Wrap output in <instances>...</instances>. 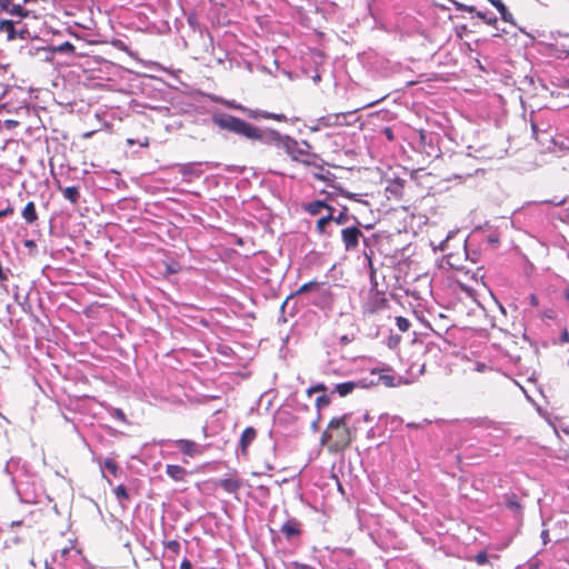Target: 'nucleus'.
I'll list each match as a JSON object with an SVG mask.
<instances>
[{
	"mask_svg": "<svg viewBox=\"0 0 569 569\" xmlns=\"http://www.w3.org/2000/svg\"><path fill=\"white\" fill-rule=\"evenodd\" d=\"M212 122L220 129L228 130L238 136L244 137L251 141H261L266 144H273L283 149L293 160L306 166L315 164L318 158L312 153L311 146L307 141H297L289 136H282L273 129H260L251 123L227 113H214Z\"/></svg>",
	"mask_w": 569,
	"mask_h": 569,
	"instance_id": "f257e3e1",
	"label": "nucleus"
},
{
	"mask_svg": "<svg viewBox=\"0 0 569 569\" xmlns=\"http://www.w3.org/2000/svg\"><path fill=\"white\" fill-rule=\"evenodd\" d=\"M46 569H87V562L81 551L71 542L57 550L49 562L46 561Z\"/></svg>",
	"mask_w": 569,
	"mask_h": 569,
	"instance_id": "f03ea898",
	"label": "nucleus"
},
{
	"mask_svg": "<svg viewBox=\"0 0 569 569\" xmlns=\"http://www.w3.org/2000/svg\"><path fill=\"white\" fill-rule=\"evenodd\" d=\"M401 382L400 377H396L392 370L388 367H377L371 369L369 375L362 377V386L370 388L378 385L386 387H396Z\"/></svg>",
	"mask_w": 569,
	"mask_h": 569,
	"instance_id": "7ed1b4c3",
	"label": "nucleus"
},
{
	"mask_svg": "<svg viewBox=\"0 0 569 569\" xmlns=\"http://www.w3.org/2000/svg\"><path fill=\"white\" fill-rule=\"evenodd\" d=\"M29 1L30 0H0V13H7L17 18L18 22H20L30 14V11L24 8V4Z\"/></svg>",
	"mask_w": 569,
	"mask_h": 569,
	"instance_id": "20e7f679",
	"label": "nucleus"
},
{
	"mask_svg": "<svg viewBox=\"0 0 569 569\" xmlns=\"http://www.w3.org/2000/svg\"><path fill=\"white\" fill-rule=\"evenodd\" d=\"M18 20H1L0 21V34L6 37L7 41H13L16 39H27L29 32L26 28H17Z\"/></svg>",
	"mask_w": 569,
	"mask_h": 569,
	"instance_id": "39448f33",
	"label": "nucleus"
},
{
	"mask_svg": "<svg viewBox=\"0 0 569 569\" xmlns=\"http://www.w3.org/2000/svg\"><path fill=\"white\" fill-rule=\"evenodd\" d=\"M362 237L363 233L358 226L347 227L341 230V239L346 251L356 250Z\"/></svg>",
	"mask_w": 569,
	"mask_h": 569,
	"instance_id": "423d86ee",
	"label": "nucleus"
},
{
	"mask_svg": "<svg viewBox=\"0 0 569 569\" xmlns=\"http://www.w3.org/2000/svg\"><path fill=\"white\" fill-rule=\"evenodd\" d=\"M347 419H348V415H343L342 417H339V418H333L329 422L327 430L323 432L322 439L329 440V439H332L336 436V433H337V436H340V433H346L347 432V427H346Z\"/></svg>",
	"mask_w": 569,
	"mask_h": 569,
	"instance_id": "0eeeda50",
	"label": "nucleus"
},
{
	"mask_svg": "<svg viewBox=\"0 0 569 569\" xmlns=\"http://www.w3.org/2000/svg\"><path fill=\"white\" fill-rule=\"evenodd\" d=\"M174 446L184 455L194 458L202 453V446L188 439L176 440Z\"/></svg>",
	"mask_w": 569,
	"mask_h": 569,
	"instance_id": "6e6552de",
	"label": "nucleus"
},
{
	"mask_svg": "<svg viewBox=\"0 0 569 569\" xmlns=\"http://www.w3.org/2000/svg\"><path fill=\"white\" fill-rule=\"evenodd\" d=\"M280 532L290 540L297 538L302 532V523L296 518H288L281 526Z\"/></svg>",
	"mask_w": 569,
	"mask_h": 569,
	"instance_id": "1a4fd4ad",
	"label": "nucleus"
},
{
	"mask_svg": "<svg viewBox=\"0 0 569 569\" xmlns=\"http://www.w3.org/2000/svg\"><path fill=\"white\" fill-rule=\"evenodd\" d=\"M358 388H360V389L366 388V386H362V378L355 380V381H346V382L337 383L332 389V393H338L340 397H346V396L352 393Z\"/></svg>",
	"mask_w": 569,
	"mask_h": 569,
	"instance_id": "9d476101",
	"label": "nucleus"
},
{
	"mask_svg": "<svg viewBox=\"0 0 569 569\" xmlns=\"http://www.w3.org/2000/svg\"><path fill=\"white\" fill-rule=\"evenodd\" d=\"M328 198L325 200H313L303 204V210L311 216L320 214L323 210L326 211H336V209L327 202Z\"/></svg>",
	"mask_w": 569,
	"mask_h": 569,
	"instance_id": "9b49d317",
	"label": "nucleus"
},
{
	"mask_svg": "<svg viewBox=\"0 0 569 569\" xmlns=\"http://www.w3.org/2000/svg\"><path fill=\"white\" fill-rule=\"evenodd\" d=\"M342 117V114L336 113L327 114L319 118L318 123L321 124L322 128L350 126L351 121H340Z\"/></svg>",
	"mask_w": 569,
	"mask_h": 569,
	"instance_id": "f8f14e48",
	"label": "nucleus"
},
{
	"mask_svg": "<svg viewBox=\"0 0 569 569\" xmlns=\"http://www.w3.org/2000/svg\"><path fill=\"white\" fill-rule=\"evenodd\" d=\"M257 437V431L253 427H247L241 435L240 438V447L243 453L247 452L248 447L252 443V441Z\"/></svg>",
	"mask_w": 569,
	"mask_h": 569,
	"instance_id": "ddd939ff",
	"label": "nucleus"
},
{
	"mask_svg": "<svg viewBox=\"0 0 569 569\" xmlns=\"http://www.w3.org/2000/svg\"><path fill=\"white\" fill-rule=\"evenodd\" d=\"M219 487H221L228 493H234L239 490L241 482L237 477H230L220 479L218 481Z\"/></svg>",
	"mask_w": 569,
	"mask_h": 569,
	"instance_id": "4468645a",
	"label": "nucleus"
},
{
	"mask_svg": "<svg viewBox=\"0 0 569 569\" xmlns=\"http://www.w3.org/2000/svg\"><path fill=\"white\" fill-rule=\"evenodd\" d=\"M166 473L174 481H181L184 479L187 471L181 466L168 465L166 467Z\"/></svg>",
	"mask_w": 569,
	"mask_h": 569,
	"instance_id": "2eb2a0df",
	"label": "nucleus"
},
{
	"mask_svg": "<svg viewBox=\"0 0 569 569\" xmlns=\"http://www.w3.org/2000/svg\"><path fill=\"white\" fill-rule=\"evenodd\" d=\"M200 163H182L178 164V170L183 176L200 177L202 171L198 168Z\"/></svg>",
	"mask_w": 569,
	"mask_h": 569,
	"instance_id": "dca6fc26",
	"label": "nucleus"
},
{
	"mask_svg": "<svg viewBox=\"0 0 569 569\" xmlns=\"http://www.w3.org/2000/svg\"><path fill=\"white\" fill-rule=\"evenodd\" d=\"M350 219L355 220L357 224H359L357 218L348 213V208L342 207L338 214L333 213L332 222L337 223L338 226H343L347 224L350 221Z\"/></svg>",
	"mask_w": 569,
	"mask_h": 569,
	"instance_id": "f3484780",
	"label": "nucleus"
},
{
	"mask_svg": "<svg viewBox=\"0 0 569 569\" xmlns=\"http://www.w3.org/2000/svg\"><path fill=\"white\" fill-rule=\"evenodd\" d=\"M248 116L251 118L262 117L264 119H273L277 121H286L287 120L286 116L282 113H272V112L258 111V110L257 111L249 110Z\"/></svg>",
	"mask_w": 569,
	"mask_h": 569,
	"instance_id": "a211bd4d",
	"label": "nucleus"
},
{
	"mask_svg": "<svg viewBox=\"0 0 569 569\" xmlns=\"http://www.w3.org/2000/svg\"><path fill=\"white\" fill-rule=\"evenodd\" d=\"M22 217L23 219L29 223L32 224L38 220V214L36 211V206L32 201L28 202L26 207L22 210Z\"/></svg>",
	"mask_w": 569,
	"mask_h": 569,
	"instance_id": "6ab92c4d",
	"label": "nucleus"
},
{
	"mask_svg": "<svg viewBox=\"0 0 569 569\" xmlns=\"http://www.w3.org/2000/svg\"><path fill=\"white\" fill-rule=\"evenodd\" d=\"M63 197L71 203L77 204L80 198L79 188L76 186L67 187L61 189Z\"/></svg>",
	"mask_w": 569,
	"mask_h": 569,
	"instance_id": "aec40b11",
	"label": "nucleus"
},
{
	"mask_svg": "<svg viewBox=\"0 0 569 569\" xmlns=\"http://www.w3.org/2000/svg\"><path fill=\"white\" fill-rule=\"evenodd\" d=\"M333 212L335 211H327L326 216H322L318 219L317 224H316V230L320 234H325L327 232V226L329 222H332Z\"/></svg>",
	"mask_w": 569,
	"mask_h": 569,
	"instance_id": "412c9836",
	"label": "nucleus"
},
{
	"mask_svg": "<svg viewBox=\"0 0 569 569\" xmlns=\"http://www.w3.org/2000/svg\"><path fill=\"white\" fill-rule=\"evenodd\" d=\"M490 2L497 8L503 21L512 22V14L501 0H490Z\"/></svg>",
	"mask_w": 569,
	"mask_h": 569,
	"instance_id": "4be33fe9",
	"label": "nucleus"
},
{
	"mask_svg": "<svg viewBox=\"0 0 569 569\" xmlns=\"http://www.w3.org/2000/svg\"><path fill=\"white\" fill-rule=\"evenodd\" d=\"M325 375H336L341 376L342 370L339 367H336L332 361H329L322 369Z\"/></svg>",
	"mask_w": 569,
	"mask_h": 569,
	"instance_id": "5701e85b",
	"label": "nucleus"
},
{
	"mask_svg": "<svg viewBox=\"0 0 569 569\" xmlns=\"http://www.w3.org/2000/svg\"><path fill=\"white\" fill-rule=\"evenodd\" d=\"M103 469H106L108 472H110L114 477H117V475L119 472V467H118L117 462L111 459L104 460Z\"/></svg>",
	"mask_w": 569,
	"mask_h": 569,
	"instance_id": "b1692460",
	"label": "nucleus"
},
{
	"mask_svg": "<svg viewBox=\"0 0 569 569\" xmlns=\"http://www.w3.org/2000/svg\"><path fill=\"white\" fill-rule=\"evenodd\" d=\"M164 548L171 551L173 555H178L180 552L181 545L177 540H169L163 542Z\"/></svg>",
	"mask_w": 569,
	"mask_h": 569,
	"instance_id": "393cba45",
	"label": "nucleus"
},
{
	"mask_svg": "<svg viewBox=\"0 0 569 569\" xmlns=\"http://www.w3.org/2000/svg\"><path fill=\"white\" fill-rule=\"evenodd\" d=\"M220 102L223 103L226 107H228L230 109L240 110V111H243V112H247V113L249 112V110H247L243 106L237 103L233 100L221 99Z\"/></svg>",
	"mask_w": 569,
	"mask_h": 569,
	"instance_id": "a878e982",
	"label": "nucleus"
},
{
	"mask_svg": "<svg viewBox=\"0 0 569 569\" xmlns=\"http://www.w3.org/2000/svg\"><path fill=\"white\" fill-rule=\"evenodd\" d=\"M396 325L398 329L402 332H406L410 328V321L403 317H397Z\"/></svg>",
	"mask_w": 569,
	"mask_h": 569,
	"instance_id": "bb28decb",
	"label": "nucleus"
},
{
	"mask_svg": "<svg viewBox=\"0 0 569 569\" xmlns=\"http://www.w3.org/2000/svg\"><path fill=\"white\" fill-rule=\"evenodd\" d=\"M507 506L510 510L512 511H519L521 509V506L520 503L517 501L516 497L515 496H511V497H508L507 498Z\"/></svg>",
	"mask_w": 569,
	"mask_h": 569,
	"instance_id": "cd10ccee",
	"label": "nucleus"
},
{
	"mask_svg": "<svg viewBox=\"0 0 569 569\" xmlns=\"http://www.w3.org/2000/svg\"><path fill=\"white\" fill-rule=\"evenodd\" d=\"M114 495L119 500L129 498L128 491L123 485H120L114 489Z\"/></svg>",
	"mask_w": 569,
	"mask_h": 569,
	"instance_id": "c85d7f7f",
	"label": "nucleus"
},
{
	"mask_svg": "<svg viewBox=\"0 0 569 569\" xmlns=\"http://www.w3.org/2000/svg\"><path fill=\"white\" fill-rule=\"evenodd\" d=\"M329 403H330V398L326 395L319 396L316 399V407L318 409L325 408V407L329 406Z\"/></svg>",
	"mask_w": 569,
	"mask_h": 569,
	"instance_id": "c756f323",
	"label": "nucleus"
},
{
	"mask_svg": "<svg viewBox=\"0 0 569 569\" xmlns=\"http://www.w3.org/2000/svg\"><path fill=\"white\" fill-rule=\"evenodd\" d=\"M473 426L489 428L493 422L487 418H477L472 420Z\"/></svg>",
	"mask_w": 569,
	"mask_h": 569,
	"instance_id": "7c9ffc66",
	"label": "nucleus"
},
{
	"mask_svg": "<svg viewBox=\"0 0 569 569\" xmlns=\"http://www.w3.org/2000/svg\"><path fill=\"white\" fill-rule=\"evenodd\" d=\"M475 561L477 562V565L479 566H485L488 563V555L487 552L485 551H481V552H478L476 556H475Z\"/></svg>",
	"mask_w": 569,
	"mask_h": 569,
	"instance_id": "2f4dec72",
	"label": "nucleus"
},
{
	"mask_svg": "<svg viewBox=\"0 0 569 569\" xmlns=\"http://www.w3.org/2000/svg\"><path fill=\"white\" fill-rule=\"evenodd\" d=\"M326 390H327L326 385H323V383H318V385H316V386L310 387V388L308 389V391H307V392H308V395L310 396V395H311V393H313V392H323V391H326Z\"/></svg>",
	"mask_w": 569,
	"mask_h": 569,
	"instance_id": "473e14b6",
	"label": "nucleus"
},
{
	"mask_svg": "<svg viewBox=\"0 0 569 569\" xmlns=\"http://www.w3.org/2000/svg\"><path fill=\"white\" fill-rule=\"evenodd\" d=\"M318 284L317 282L315 281H310V282H307L305 284H302L299 290H298V293H302V292H307V291H310L311 289L316 288Z\"/></svg>",
	"mask_w": 569,
	"mask_h": 569,
	"instance_id": "72a5a7b5",
	"label": "nucleus"
},
{
	"mask_svg": "<svg viewBox=\"0 0 569 569\" xmlns=\"http://www.w3.org/2000/svg\"><path fill=\"white\" fill-rule=\"evenodd\" d=\"M288 569H316V568H313L309 565H306V563L293 561L289 565Z\"/></svg>",
	"mask_w": 569,
	"mask_h": 569,
	"instance_id": "f704fd0d",
	"label": "nucleus"
},
{
	"mask_svg": "<svg viewBox=\"0 0 569 569\" xmlns=\"http://www.w3.org/2000/svg\"><path fill=\"white\" fill-rule=\"evenodd\" d=\"M112 417L122 421V422H126L127 419H126V415L124 412L121 410V409H114L113 412H112Z\"/></svg>",
	"mask_w": 569,
	"mask_h": 569,
	"instance_id": "c9c22d12",
	"label": "nucleus"
},
{
	"mask_svg": "<svg viewBox=\"0 0 569 569\" xmlns=\"http://www.w3.org/2000/svg\"><path fill=\"white\" fill-rule=\"evenodd\" d=\"M12 213H13V207L9 204L6 209L0 210V219L4 218L7 216H10Z\"/></svg>",
	"mask_w": 569,
	"mask_h": 569,
	"instance_id": "e433bc0d",
	"label": "nucleus"
},
{
	"mask_svg": "<svg viewBox=\"0 0 569 569\" xmlns=\"http://www.w3.org/2000/svg\"><path fill=\"white\" fill-rule=\"evenodd\" d=\"M357 111H358V109H356L353 111H348V112H339L338 114H342L343 116L340 119V121H350L349 118L352 117Z\"/></svg>",
	"mask_w": 569,
	"mask_h": 569,
	"instance_id": "4c0bfd02",
	"label": "nucleus"
},
{
	"mask_svg": "<svg viewBox=\"0 0 569 569\" xmlns=\"http://www.w3.org/2000/svg\"><path fill=\"white\" fill-rule=\"evenodd\" d=\"M541 203H550V204H553V206L558 207V206H561V204L565 203V199H561V200H557V199L543 200V201H541Z\"/></svg>",
	"mask_w": 569,
	"mask_h": 569,
	"instance_id": "58836bf2",
	"label": "nucleus"
},
{
	"mask_svg": "<svg viewBox=\"0 0 569 569\" xmlns=\"http://www.w3.org/2000/svg\"><path fill=\"white\" fill-rule=\"evenodd\" d=\"M528 569H538L539 567V560L538 559H531L527 563Z\"/></svg>",
	"mask_w": 569,
	"mask_h": 569,
	"instance_id": "ea45409f",
	"label": "nucleus"
},
{
	"mask_svg": "<svg viewBox=\"0 0 569 569\" xmlns=\"http://www.w3.org/2000/svg\"><path fill=\"white\" fill-rule=\"evenodd\" d=\"M560 342L561 343H568L569 342V332L568 330H563L561 336H560Z\"/></svg>",
	"mask_w": 569,
	"mask_h": 569,
	"instance_id": "a19ab883",
	"label": "nucleus"
},
{
	"mask_svg": "<svg viewBox=\"0 0 569 569\" xmlns=\"http://www.w3.org/2000/svg\"><path fill=\"white\" fill-rule=\"evenodd\" d=\"M529 302L532 307H537L539 305L538 297L533 293L529 296Z\"/></svg>",
	"mask_w": 569,
	"mask_h": 569,
	"instance_id": "79ce46f5",
	"label": "nucleus"
},
{
	"mask_svg": "<svg viewBox=\"0 0 569 569\" xmlns=\"http://www.w3.org/2000/svg\"><path fill=\"white\" fill-rule=\"evenodd\" d=\"M180 569H192V563L188 559H184L180 563Z\"/></svg>",
	"mask_w": 569,
	"mask_h": 569,
	"instance_id": "37998d69",
	"label": "nucleus"
},
{
	"mask_svg": "<svg viewBox=\"0 0 569 569\" xmlns=\"http://www.w3.org/2000/svg\"><path fill=\"white\" fill-rule=\"evenodd\" d=\"M541 539H542V541H543V543H545V545H547V543H548V541H549V532H548V530H542V532H541Z\"/></svg>",
	"mask_w": 569,
	"mask_h": 569,
	"instance_id": "c03bdc74",
	"label": "nucleus"
},
{
	"mask_svg": "<svg viewBox=\"0 0 569 569\" xmlns=\"http://www.w3.org/2000/svg\"><path fill=\"white\" fill-rule=\"evenodd\" d=\"M321 124L318 123V120L316 121V124L310 126L311 131H319L321 129Z\"/></svg>",
	"mask_w": 569,
	"mask_h": 569,
	"instance_id": "a18cd8bd",
	"label": "nucleus"
},
{
	"mask_svg": "<svg viewBox=\"0 0 569 569\" xmlns=\"http://www.w3.org/2000/svg\"><path fill=\"white\" fill-rule=\"evenodd\" d=\"M508 545H509V541H507V542H505V543H502V545H498V546H496V547H495V549H497V550H503L505 548H507V547H508Z\"/></svg>",
	"mask_w": 569,
	"mask_h": 569,
	"instance_id": "49530a36",
	"label": "nucleus"
},
{
	"mask_svg": "<svg viewBox=\"0 0 569 569\" xmlns=\"http://www.w3.org/2000/svg\"><path fill=\"white\" fill-rule=\"evenodd\" d=\"M531 129H532L533 136H537L538 127H537V124L535 122H531Z\"/></svg>",
	"mask_w": 569,
	"mask_h": 569,
	"instance_id": "de8ad7c7",
	"label": "nucleus"
},
{
	"mask_svg": "<svg viewBox=\"0 0 569 569\" xmlns=\"http://www.w3.org/2000/svg\"><path fill=\"white\" fill-rule=\"evenodd\" d=\"M24 246H26V247L31 248V247H34L36 244H34V241H33V240H27V241L24 242Z\"/></svg>",
	"mask_w": 569,
	"mask_h": 569,
	"instance_id": "09e8293b",
	"label": "nucleus"
},
{
	"mask_svg": "<svg viewBox=\"0 0 569 569\" xmlns=\"http://www.w3.org/2000/svg\"><path fill=\"white\" fill-rule=\"evenodd\" d=\"M563 295H565L566 300L569 302V287L566 288Z\"/></svg>",
	"mask_w": 569,
	"mask_h": 569,
	"instance_id": "8fccbe9b",
	"label": "nucleus"
},
{
	"mask_svg": "<svg viewBox=\"0 0 569 569\" xmlns=\"http://www.w3.org/2000/svg\"><path fill=\"white\" fill-rule=\"evenodd\" d=\"M341 342H342L343 345L348 343V342H349L348 337H347V336H342V337H341Z\"/></svg>",
	"mask_w": 569,
	"mask_h": 569,
	"instance_id": "3c124183",
	"label": "nucleus"
},
{
	"mask_svg": "<svg viewBox=\"0 0 569 569\" xmlns=\"http://www.w3.org/2000/svg\"><path fill=\"white\" fill-rule=\"evenodd\" d=\"M315 177H316L317 179H320V180H323V179H325V177H323L322 174H315Z\"/></svg>",
	"mask_w": 569,
	"mask_h": 569,
	"instance_id": "603ef678",
	"label": "nucleus"
},
{
	"mask_svg": "<svg viewBox=\"0 0 569 569\" xmlns=\"http://www.w3.org/2000/svg\"><path fill=\"white\" fill-rule=\"evenodd\" d=\"M346 196H347L348 198H350V199H355V194H351V193H349V192H346Z\"/></svg>",
	"mask_w": 569,
	"mask_h": 569,
	"instance_id": "864d4df0",
	"label": "nucleus"
},
{
	"mask_svg": "<svg viewBox=\"0 0 569 569\" xmlns=\"http://www.w3.org/2000/svg\"><path fill=\"white\" fill-rule=\"evenodd\" d=\"M14 300L19 301V293H18V291L14 292Z\"/></svg>",
	"mask_w": 569,
	"mask_h": 569,
	"instance_id": "5fc2aeb1",
	"label": "nucleus"
},
{
	"mask_svg": "<svg viewBox=\"0 0 569 569\" xmlns=\"http://www.w3.org/2000/svg\"><path fill=\"white\" fill-rule=\"evenodd\" d=\"M492 22H496V18L487 20V23H492Z\"/></svg>",
	"mask_w": 569,
	"mask_h": 569,
	"instance_id": "6e6d98bb",
	"label": "nucleus"
},
{
	"mask_svg": "<svg viewBox=\"0 0 569 569\" xmlns=\"http://www.w3.org/2000/svg\"><path fill=\"white\" fill-rule=\"evenodd\" d=\"M478 17L485 19V14H482V13H478Z\"/></svg>",
	"mask_w": 569,
	"mask_h": 569,
	"instance_id": "4d7b16f0",
	"label": "nucleus"
},
{
	"mask_svg": "<svg viewBox=\"0 0 569 569\" xmlns=\"http://www.w3.org/2000/svg\"><path fill=\"white\" fill-rule=\"evenodd\" d=\"M20 525V522L12 521V526Z\"/></svg>",
	"mask_w": 569,
	"mask_h": 569,
	"instance_id": "13d9d810",
	"label": "nucleus"
},
{
	"mask_svg": "<svg viewBox=\"0 0 569 569\" xmlns=\"http://www.w3.org/2000/svg\"><path fill=\"white\" fill-rule=\"evenodd\" d=\"M568 365H569V360H568Z\"/></svg>",
	"mask_w": 569,
	"mask_h": 569,
	"instance_id": "bf43d9fd",
	"label": "nucleus"
}]
</instances>
